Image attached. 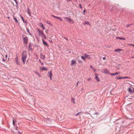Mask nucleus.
<instances>
[{
	"label": "nucleus",
	"mask_w": 134,
	"mask_h": 134,
	"mask_svg": "<svg viewBox=\"0 0 134 134\" xmlns=\"http://www.w3.org/2000/svg\"><path fill=\"white\" fill-rule=\"evenodd\" d=\"M7 18H8V19H9V18H10V17H8H8H7Z\"/></svg>",
	"instance_id": "obj_48"
},
{
	"label": "nucleus",
	"mask_w": 134,
	"mask_h": 134,
	"mask_svg": "<svg viewBox=\"0 0 134 134\" xmlns=\"http://www.w3.org/2000/svg\"><path fill=\"white\" fill-rule=\"evenodd\" d=\"M13 124L14 125L15 122L14 120H13Z\"/></svg>",
	"instance_id": "obj_37"
},
{
	"label": "nucleus",
	"mask_w": 134,
	"mask_h": 134,
	"mask_svg": "<svg viewBox=\"0 0 134 134\" xmlns=\"http://www.w3.org/2000/svg\"><path fill=\"white\" fill-rule=\"evenodd\" d=\"M122 49H116L114 51L115 52H117L118 51H122Z\"/></svg>",
	"instance_id": "obj_17"
},
{
	"label": "nucleus",
	"mask_w": 134,
	"mask_h": 134,
	"mask_svg": "<svg viewBox=\"0 0 134 134\" xmlns=\"http://www.w3.org/2000/svg\"><path fill=\"white\" fill-rule=\"evenodd\" d=\"M65 19H66V21L68 22L69 23H71V22H73V21L72 19L68 17H65L64 18Z\"/></svg>",
	"instance_id": "obj_3"
},
{
	"label": "nucleus",
	"mask_w": 134,
	"mask_h": 134,
	"mask_svg": "<svg viewBox=\"0 0 134 134\" xmlns=\"http://www.w3.org/2000/svg\"><path fill=\"white\" fill-rule=\"evenodd\" d=\"M76 63V61L75 60H72L71 61V65H72V64H74L75 63Z\"/></svg>",
	"instance_id": "obj_13"
},
{
	"label": "nucleus",
	"mask_w": 134,
	"mask_h": 134,
	"mask_svg": "<svg viewBox=\"0 0 134 134\" xmlns=\"http://www.w3.org/2000/svg\"><path fill=\"white\" fill-rule=\"evenodd\" d=\"M27 31L29 33V29H27Z\"/></svg>",
	"instance_id": "obj_39"
},
{
	"label": "nucleus",
	"mask_w": 134,
	"mask_h": 134,
	"mask_svg": "<svg viewBox=\"0 0 134 134\" xmlns=\"http://www.w3.org/2000/svg\"><path fill=\"white\" fill-rule=\"evenodd\" d=\"M42 65H43V63H41Z\"/></svg>",
	"instance_id": "obj_50"
},
{
	"label": "nucleus",
	"mask_w": 134,
	"mask_h": 134,
	"mask_svg": "<svg viewBox=\"0 0 134 134\" xmlns=\"http://www.w3.org/2000/svg\"><path fill=\"white\" fill-rule=\"evenodd\" d=\"M79 6H80V7L81 8V9H82V5L81 4H79Z\"/></svg>",
	"instance_id": "obj_33"
},
{
	"label": "nucleus",
	"mask_w": 134,
	"mask_h": 134,
	"mask_svg": "<svg viewBox=\"0 0 134 134\" xmlns=\"http://www.w3.org/2000/svg\"><path fill=\"white\" fill-rule=\"evenodd\" d=\"M81 113V112H79L78 113H77L75 115V116H77L78 115H79V114H80Z\"/></svg>",
	"instance_id": "obj_28"
},
{
	"label": "nucleus",
	"mask_w": 134,
	"mask_h": 134,
	"mask_svg": "<svg viewBox=\"0 0 134 134\" xmlns=\"http://www.w3.org/2000/svg\"><path fill=\"white\" fill-rule=\"evenodd\" d=\"M129 45L130 46H133L134 47V44H129Z\"/></svg>",
	"instance_id": "obj_34"
},
{
	"label": "nucleus",
	"mask_w": 134,
	"mask_h": 134,
	"mask_svg": "<svg viewBox=\"0 0 134 134\" xmlns=\"http://www.w3.org/2000/svg\"><path fill=\"white\" fill-rule=\"evenodd\" d=\"M52 16H53V17H55V18H57L59 19H60L61 20V21H62L63 20L61 18H60V17H57V16H54L53 15H51Z\"/></svg>",
	"instance_id": "obj_14"
},
{
	"label": "nucleus",
	"mask_w": 134,
	"mask_h": 134,
	"mask_svg": "<svg viewBox=\"0 0 134 134\" xmlns=\"http://www.w3.org/2000/svg\"><path fill=\"white\" fill-rule=\"evenodd\" d=\"M15 62L16 64L18 65H20V63L18 62V57L16 58L15 59Z\"/></svg>",
	"instance_id": "obj_7"
},
{
	"label": "nucleus",
	"mask_w": 134,
	"mask_h": 134,
	"mask_svg": "<svg viewBox=\"0 0 134 134\" xmlns=\"http://www.w3.org/2000/svg\"><path fill=\"white\" fill-rule=\"evenodd\" d=\"M117 38H119L120 39H121V40H126V39H125V38H122V37H117Z\"/></svg>",
	"instance_id": "obj_20"
},
{
	"label": "nucleus",
	"mask_w": 134,
	"mask_h": 134,
	"mask_svg": "<svg viewBox=\"0 0 134 134\" xmlns=\"http://www.w3.org/2000/svg\"><path fill=\"white\" fill-rule=\"evenodd\" d=\"M21 16V19H22L23 21L24 22V20L23 17V16Z\"/></svg>",
	"instance_id": "obj_30"
},
{
	"label": "nucleus",
	"mask_w": 134,
	"mask_h": 134,
	"mask_svg": "<svg viewBox=\"0 0 134 134\" xmlns=\"http://www.w3.org/2000/svg\"><path fill=\"white\" fill-rule=\"evenodd\" d=\"M5 57L6 58H7L8 56H7V55H5Z\"/></svg>",
	"instance_id": "obj_46"
},
{
	"label": "nucleus",
	"mask_w": 134,
	"mask_h": 134,
	"mask_svg": "<svg viewBox=\"0 0 134 134\" xmlns=\"http://www.w3.org/2000/svg\"><path fill=\"white\" fill-rule=\"evenodd\" d=\"M85 57H84L83 56H82L81 57V58H82V59H83V60H85Z\"/></svg>",
	"instance_id": "obj_26"
},
{
	"label": "nucleus",
	"mask_w": 134,
	"mask_h": 134,
	"mask_svg": "<svg viewBox=\"0 0 134 134\" xmlns=\"http://www.w3.org/2000/svg\"><path fill=\"white\" fill-rule=\"evenodd\" d=\"M29 120L31 121H32L34 120V118L33 117L32 118H30Z\"/></svg>",
	"instance_id": "obj_27"
},
{
	"label": "nucleus",
	"mask_w": 134,
	"mask_h": 134,
	"mask_svg": "<svg viewBox=\"0 0 134 134\" xmlns=\"http://www.w3.org/2000/svg\"><path fill=\"white\" fill-rule=\"evenodd\" d=\"M103 60H105V57H103Z\"/></svg>",
	"instance_id": "obj_44"
},
{
	"label": "nucleus",
	"mask_w": 134,
	"mask_h": 134,
	"mask_svg": "<svg viewBox=\"0 0 134 134\" xmlns=\"http://www.w3.org/2000/svg\"><path fill=\"white\" fill-rule=\"evenodd\" d=\"M85 57L86 58H88L89 59H91V57L90 55L86 54H85L84 55Z\"/></svg>",
	"instance_id": "obj_5"
},
{
	"label": "nucleus",
	"mask_w": 134,
	"mask_h": 134,
	"mask_svg": "<svg viewBox=\"0 0 134 134\" xmlns=\"http://www.w3.org/2000/svg\"><path fill=\"white\" fill-rule=\"evenodd\" d=\"M40 24L41 25V27L42 28V29L43 30H44L45 28V27L44 26L43 24L42 23H41Z\"/></svg>",
	"instance_id": "obj_16"
},
{
	"label": "nucleus",
	"mask_w": 134,
	"mask_h": 134,
	"mask_svg": "<svg viewBox=\"0 0 134 134\" xmlns=\"http://www.w3.org/2000/svg\"><path fill=\"white\" fill-rule=\"evenodd\" d=\"M116 78L118 79H127V78H130V77H129L127 76H125L122 77H118L117 76L116 77Z\"/></svg>",
	"instance_id": "obj_6"
},
{
	"label": "nucleus",
	"mask_w": 134,
	"mask_h": 134,
	"mask_svg": "<svg viewBox=\"0 0 134 134\" xmlns=\"http://www.w3.org/2000/svg\"><path fill=\"white\" fill-rule=\"evenodd\" d=\"M16 130H17V128H16Z\"/></svg>",
	"instance_id": "obj_54"
},
{
	"label": "nucleus",
	"mask_w": 134,
	"mask_h": 134,
	"mask_svg": "<svg viewBox=\"0 0 134 134\" xmlns=\"http://www.w3.org/2000/svg\"><path fill=\"white\" fill-rule=\"evenodd\" d=\"M48 74L49 75V77H50V79L52 80V71H51L49 72H48Z\"/></svg>",
	"instance_id": "obj_9"
},
{
	"label": "nucleus",
	"mask_w": 134,
	"mask_h": 134,
	"mask_svg": "<svg viewBox=\"0 0 134 134\" xmlns=\"http://www.w3.org/2000/svg\"><path fill=\"white\" fill-rule=\"evenodd\" d=\"M13 18L15 20L16 23H18V21L17 20V19L15 17H14Z\"/></svg>",
	"instance_id": "obj_25"
},
{
	"label": "nucleus",
	"mask_w": 134,
	"mask_h": 134,
	"mask_svg": "<svg viewBox=\"0 0 134 134\" xmlns=\"http://www.w3.org/2000/svg\"><path fill=\"white\" fill-rule=\"evenodd\" d=\"M98 75L97 74H96L95 75V79L97 81H99L100 80L99 79L98 77Z\"/></svg>",
	"instance_id": "obj_10"
},
{
	"label": "nucleus",
	"mask_w": 134,
	"mask_h": 134,
	"mask_svg": "<svg viewBox=\"0 0 134 134\" xmlns=\"http://www.w3.org/2000/svg\"><path fill=\"white\" fill-rule=\"evenodd\" d=\"M31 43L30 42L29 45V48L31 51H32V49L31 47Z\"/></svg>",
	"instance_id": "obj_8"
},
{
	"label": "nucleus",
	"mask_w": 134,
	"mask_h": 134,
	"mask_svg": "<svg viewBox=\"0 0 134 134\" xmlns=\"http://www.w3.org/2000/svg\"><path fill=\"white\" fill-rule=\"evenodd\" d=\"M133 92H134V90H133Z\"/></svg>",
	"instance_id": "obj_55"
},
{
	"label": "nucleus",
	"mask_w": 134,
	"mask_h": 134,
	"mask_svg": "<svg viewBox=\"0 0 134 134\" xmlns=\"http://www.w3.org/2000/svg\"><path fill=\"white\" fill-rule=\"evenodd\" d=\"M95 114H97V113H95Z\"/></svg>",
	"instance_id": "obj_53"
},
{
	"label": "nucleus",
	"mask_w": 134,
	"mask_h": 134,
	"mask_svg": "<svg viewBox=\"0 0 134 134\" xmlns=\"http://www.w3.org/2000/svg\"><path fill=\"white\" fill-rule=\"evenodd\" d=\"M42 36V37L44 38L45 39H46V35L44 34H43Z\"/></svg>",
	"instance_id": "obj_23"
},
{
	"label": "nucleus",
	"mask_w": 134,
	"mask_h": 134,
	"mask_svg": "<svg viewBox=\"0 0 134 134\" xmlns=\"http://www.w3.org/2000/svg\"><path fill=\"white\" fill-rule=\"evenodd\" d=\"M71 100L72 101H73V103L74 104H75V101L74 99V98H72Z\"/></svg>",
	"instance_id": "obj_24"
},
{
	"label": "nucleus",
	"mask_w": 134,
	"mask_h": 134,
	"mask_svg": "<svg viewBox=\"0 0 134 134\" xmlns=\"http://www.w3.org/2000/svg\"><path fill=\"white\" fill-rule=\"evenodd\" d=\"M90 67H91V69H93V68H93V67H92V65H90Z\"/></svg>",
	"instance_id": "obj_40"
},
{
	"label": "nucleus",
	"mask_w": 134,
	"mask_h": 134,
	"mask_svg": "<svg viewBox=\"0 0 134 134\" xmlns=\"http://www.w3.org/2000/svg\"><path fill=\"white\" fill-rule=\"evenodd\" d=\"M37 30L38 32L39 36H41L44 34L43 31L40 30L38 29H37Z\"/></svg>",
	"instance_id": "obj_4"
},
{
	"label": "nucleus",
	"mask_w": 134,
	"mask_h": 134,
	"mask_svg": "<svg viewBox=\"0 0 134 134\" xmlns=\"http://www.w3.org/2000/svg\"><path fill=\"white\" fill-rule=\"evenodd\" d=\"M79 82V81H78V82H77V84H76V85H77V86L78 85V83Z\"/></svg>",
	"instance_id": "obj_47"
},
{
	"label": "nucleus",
	"mask_w": 134,
	"mask_h": 134,
	"mask_svg": "<svg viewBox=\"0 0 134 134\" xmlns=\"http://www.w3.org/2000/svg\"><path fill=\"white\" fill-rule=\"evenodd\" d=\"M110 75H112V76H115V73H110Z\"/></svg>",
	"instance_id": "obj_29"
},
{
	"label": "nucleus",
	"mask_w": 134,
	"mask_h": 134,
	"mask_svg": "<svg viewBox=\"0 0 134 134\" xmlns=\"http://www.w3.org/2000/svg\"><path fill=\"white\" fill-rule=\"evenodd\" d=\"M93 69L94 71H96V69H95L94 68H93Z\"/></svg>",
	"instance_id": "obj_43"
},
{
	"label": "nucleus",
	"mask_w": 134,
	"mask_h": 134,
	"mask_svg": "<svg viewBox=\"0 0 134 134\" xmlns=\"http://www.w3.org/2000/svg\"><path fill=\"white\" fill-rule=\"evenodd\" d=\"M63 37L64 38H65V39H66V40L67 41H68V40L67 38H66L64 37Z\"/></svg>",
	"instance_id": "obj_42"
},
{
	"label": "nucleus",
	"mask_w": 134,
	"mask_h": 134,
	"mask_svg": "<svg viewBox=\"0 0 134 134\" xmlns=\"http://www.w3.org/2000/svg\"><path fill=\"white\" fill-rule=\"evenodd\" d=\"M3 61H4V62L5 61V59H4V58H3Z\"/></svg>",
	"instance_id": "obj_45"
},
{
	"label": "nucleus",
	"mask_w": 134,
	"mask_h": 134,
	"mask_svg": "<svg viewBox=\"0 0 134 134\" xmlns=\"http://www.w3.org/2000/svg\"><path fill=\"white\" fill-rule=\"evenodd\" d=\"M86 9H84L83 11V12L84 13H85V12H86Z\"/></svg>",
	"instance_id": "obj_41"
},
{
	"label": "nucleus",
	"mask_w": 134,
	"mask_h": 134,
	"mask_svg": "<svg viewBox=\"0 0 134 134\" xmlns=\"http://www.w3.org/2000/svg\"><path fill=\"white\" fill-rule=\"evenodd\" d=\"M27 57V55L26 51H24L22 53L21 59L24 64H25V62L26 60Z\"/></svg>",
	"instance_id": "obj_1"
},
{
	"label": "nucleus",
	"mask_w": 134,
	"mask_h": 134,
	"mask_svg": "<svg viewBox=\"0 0 134 134\" xmlns=\"http://www.w3.org/2000/svg\"><path fill=\"white\" fill-rule=\"evenodd\" d=\"M127 97V96H126V97H125V98H126V97Z\"/></svg>",
	"instance_id": "obj_52"
},
{
	"label": "nucleus",
	"mask_w": 134,
	"mask_h": 134,
	"mask_svg": "<svg viewBox=\"0 0 134 134\" xmlns=\"http://www.w3.org/2000/svg\"><path fill=\"white\" fill-rule=\"evenodd\" d=\"M91 80V79L90 78H88L87 79V80L88 81H90Z\"/></svg>",
	"instance_id": "obj_32"
},
{
	"label": "nucleus",
	"mask_w": 134,
	"mask_h": 134,
	"mask_svg": "<svg viewBox=\"0 0 134 134\" xmlns=\"http://www.w3.org/2000/svg\"><path fill=\"white\" fill-rule=\"evenodd\" d=\"M115 73V75H118L120 74V73L118 72H116V73Z\"/></svg>",
	"instance_id": "obj_31"
},
{
	"label": "nucleus",
	"mask_w": 134,
	"mask_h": 134,
	"mask_svg": "<svg viewBox=\"0 0 134 134\" xmlns=\"http://www.w3.org/2000/svg\"><path fill=\"white\" fill-rule=\"evenodd\" d=\"M121 66V64H118V65L116 66V68L117 69L119 70L120 69L119 66Z\"/></svg>",
	"instance_id": "obj_19"
},
{
	"label": "nucleus",
	"mask_w": 134,
	"mask_h": 134,
	"mask_svg": "<svg viewBox=\"0 0 134 134\" xmlns=\"http://www.w3.org/2000/svg\"><path fill=\"white\" fill-rule=\"evenodd\" d=\"M109 71L107 69H105L104 70V73L105 74H108Z\"/></svg>",
	"instance_id": "obj_15"
},
{
	"label": "nucleus",
	"mask_w": 134,
	"mask_h": 134,
	"mask_svg": "<svg viewBox=\"0 0 134 134\" xmlns=\"http://www.w3.org/2000/svg\"><path fill=\"white\" fill-rule=\"evenodd\" d=\"M46 122H47V123H48V121H50V119H46L45 120Z\"/></svg>",
	"instance_id": "obj_21"
},
{
	"label": "nucleus",
	"mask_w": 134,
	"mask_h": 134,
	"mask_svg": "<svg viewBox=\"0 0 134 134\" xmlns=\"http://www.w3.org/2000/svg\"><path fill=\"white\" fill-rule=\"evenodd\" d=\"M18 133H20V134H21V133H20V132L19 131H18Z\"/></svg>",
	"instance_id": "obj_49"
},
{
	"label": "nucleus",
	"mask_w": 134,
	"mask_h": 134,
	"mask_svg": "<svg viewBox=\"0 0 134 134\" xmlns=\"http://www.w3.org/2000/svg\"><path fill=\"white\" fill-rule=\"evenodd\" d=\"M78 62L79 63L82 62V61H81L80 60H78Z\"/></svg>",
	"instance_id": "obj_35"
},
{
	"label": "nucleus",
	"mask_w": 134,
	"mask_h": 134,
	"mask_svg": "<svg viewBox=\"0 0 134 134\" xmlns=\"http://www.w3.org/2000/svg\"><path fill=\"white\" fill-rule=\"evenodd\" d=\"M42 69H43V70H47V69L46 68H43L42 67Z\"/></svg>",
	"instance_id": "obj_36"
},
{
	"label": "nucleus",
	"mask_w": 134,
	"mask_h": 134,
	"mask_svg": "<svg viewBox=\"0 0 134 134\" xmlns=\"http://www.w3.org/2000/svg\"><path fill=\"white\" fill-rule=\"evenodd\" d=\"M23 40L24 41V43L26 45H27L28 42V40L27 37H23Z\"/></svg>",
	"instance_id": "obj_2"
},
{
	"label": "nucleus",
	"mask_w": 134,
	"mask_h": 134,
	"mask_svg": "<svg viewBox=\"0 0 134 134\" xmlns=\"http://www.w3.org/2000/svg\"><path fill=\"white\" fill-rule=\"evenodd\" d=\"M42 40L43 41V44L46 46H48V44L45 41H44L43 39H42Z\"/></svg>",
	"instance_id": "obj_12"
},
{
	"label": "nucleus",
	"mask_w": 134,
	"mask_h": 134,
	"mask_svg": "<svg viewBox=\"0 0 134 134\" xmlns=\"http://www.w3.org/2000/svg\"><path fill=\"white\" fill-rule=\"evenodd\" d=\"M128 91L130 93L132 92V91L131 88H129L128 89Z\"/></svg>",
	"instance_id": "obj_22"
},
{
	"label": "nucleus",
	"mask_w": 134,
	"mask_h": 134,
	"mask_svg": "<svg viewBox=\"0 0 134 134\" xmlns=\"http://www.w3.org/2000/svg\"><path fill=\"white\" fill-rule=\"evenodd\" d=\"M39 62H40L41 61L40 60V59L39 60Z\"/></svg>",
	"instance_id": "obj_51"
},
{
	"label": "nucleus",
	"mask_w": 134,
	"mask_h": 134,
	"mask_svg": "<svg viewBox=\"0 0 134 134\" xmlns=\"http://www.w3.org/2000/svg\"><path fill=\"white\" fill-rule=\"evenodd\" d=\"M40 58L42 59H44L45 58V56L44 55H43L42 54H40Z\"/></svg>",
	"instance_id": "obj_11"
},
{
	"label": "nucleus",
	"mask_w": 134,
	"mask_h": 134,
	"mask_svg": "<svg viewBox=\"0 0 134 134\" xmlns=\"http://www.w3.org/2000/svg\"><path fill=\"white\" fill-rule=\"evenodd\" d=\"M85 23L86 24H89V22H87V21H86V22H85Z\"/></svg>",
	"instance_id": "obj_38"
},
{
	"label": "nucleus",
	"mask_w": 134,
	"mask_h": 134,
	"mask_svg": "<svg viewBox=\"0 0 134 134\" xmlns=\"http://www.w3.org/2000/svg\"><path fill=\"white\" fill-rule=\"evenodd\" d=\"M51 42L52 43V41H51Z\"/></svg>",
	"instance_id": "obj_56"
},
{
	"label": "nucleus",
	"mask_w": 134,
	"mask_h": 134,
	"mask_svg": "<svg viewBox=\"0 0 134 134\" xmlns=\"http://www.w3.org/2000/svg\"><path fill=\"white\" fill-rule=\"evenodd\" d=\"M27 12L28 13V14H29V15L30 16V15H31V12L29 10V9L28 8L27 9Z\"/></svg>",
	"instance_id": "obj_18"
}]
</instances>
